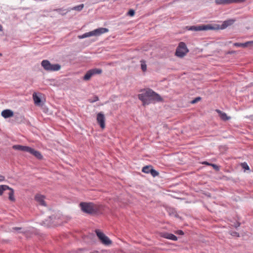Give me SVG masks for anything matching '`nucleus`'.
Wrapping results in <instances>:
<instances>
[{"mask_svg":"<svg viewBox=\"0 0 253 253\" xmlns=\"http://www.w3.org/2000/svg\"><path fill=\"white\" fill-rule=\"evenodd\" d=\"M134 14L135 12L134 10L133 9H130L127 13V14L130 16H133L134 15Z\"/></svg>","mask_w":253,"mask_h":253,"instance_id":"c85d7f7f","label":"nucleus"},{"mask_svg":"<svg viewBox=\"0 0 253 253\" xmlns=\"http://www.w3.org/2000/svg\"><path fill=\"white\" fill-rule=\"evenodd\" d=\"M42 68L47 71H57L61 69V65L58 63L51 64L47 60H43L41 62Z\"/></svg>","mask_w":253,"mask_h":253,"instance_id":"7ed1b4c3","label":"nucleus"},{"mask_svg":"<svg viewBox=\"0 0 253 253\" xmlns=\"http://www.w3.org/2000/svg\"><path fill=\"white\" fill-rule=\"evenodd\" d=\"M54 11H57L60 14L64 15L66 14L69 10H66V9H63V8H57L53 9Z\"/></svg>","mask_w":253,"mask_h":253,"instance_id":"4be33fe9","label":"nucleus"},{"mask_svg":"<svg viewBox=\"0 0 253 253\" xmlns=\"http://www.w3.org/2000/svg\"><path fill=\"white\" fill-rule=\"evenodd\" d=\"M152 169V167L151 166H146L143 168L142 171L146 173H150Z\"/></svg>","mask_w":253,"mask_h":253,"instance_id":"412c9836","label":"nucleus"},{"mask_svg":"<svg viewBox=\"0 0 253 253\" xmlns=\"http://www.w3.org/2000/svg\"><path fill=\"white\" fill-rule=\"evenodd\" d=\"M5 179V177L4 176L0 175V181H3Z\"/></svg>","mask_w":253,"mask_h":253,"instance_id":"72a5a7b5","label":"nucleus"},{"mask_svg":"<svg viewBox=\"0 0 253 253\" xmlns=\"http://www.w3.org/2000/svg\"><path fill=\"white\" fill-rule=\"evenodd\" d=\"M245 1L246 0H215V2L217 5H225L231 3H241Z\"/></svg>","mask_w":253,"mask_h":253,"instance_id":"1a4fd4ad","label":"nucleus"},{"mask_svg":"<svg viewBox=\"0 0 253 253\" xmlns=\"http://www.w3.org/2000/svg\"><path fill=\"white\" fill-rule=\"evenodd\" d=\"M97 121L100 125L101 128L104 129L105 127V118L104 115L102 113H99L97 115Z\"/></svg>","mask_w":253,"mask_h":253,"instance_id":"f8f14e48","label":"nucleus"},{"mask_svg":"<svg viewBox=\"0 0 253 253\" xmlns=\"http://www.w3.org/2000/svg\"><path fill=\"white\" fill-rule=\"evenodd\" d=\"M234 20L232 19L228 20L223 22V23L220 25L219 29H224L229 26L231 25L234 22Z\"/></svg>","mask_w":253,"mask_h":253,"instance_id":"a211bd4d","label":"nucleus"},{"mask_svg":"<svg viewBox=\"0 0 253 253\" xmlns=\"http://www.w3.org/2000/svg\"><path fill=\"white\" fill-rule=\"evenodd\" d=\"M2 30V26L0 24V31Z\"/></svg>","mask_w":253,"mask_h":253,"instance_id":"58836bf2","label":"nucleus"},{"mask_svg":"<svg viewBox=\"0 0 253 253\" xmlns=\"http://www.w3.org/2000/svg\"><path fill=\"white\" fill-rule=\"evenodd\" d=\"M28 152L34 156L38 160H41L43 159V156L41 153L32 147H30Z\"/></svg>","mask_w":253,"mask_h":253,"instance_id":"ddd939ff","label":"nucleus"},{"mask_svg":"<svg viewBox=\"0 0 253 253\" xmlns=\"http://www.w3.org/2000/svg\"><path fill=\"white\" fill-rule=\"evenodd\" d=\"M141 63V69L143 72H145L147 70V65L146 64V62L144 60H141L140 61Z\"/></svg>","mask_w":253,"mask_h":253,"instance_id":"5701e85b","label":"nucleus"},{"mask_svg":"<svg viewBox=\"0 0 253 253\" xmlns=\"http://www.w3.org/2000/svg\"><path fill=\"white\" fill-rule=\"evenodd\" d=\"M39 95L36 92L33 94V98L34 101V104L37 106H42L44 104V102L42 100L41 93H39Z\"/></svg>","mask_w":253,"mask_h":253,"instance_id":"9d476101","label":"nucleus"},{"mask_svg":"<svg viewBox=\"0 0 253 253\" xmlns=\"http://www.w3.org/2000/svg\"><path fill=\"white\" fill-rule=\"evenodd\" d=\"M82 211L87 214H94L100 212L102 209V206L96 205L92 203H80Z\"/></svg>","mask_w":253,"mask_h":253,"instance_id":"f03ea898","label":"nucleus"},{"mask_svg":"<svg viewBox=\"0 0 253 253\" xmlns=\"http://www.w3.org/2000/svg\"><path fill=\"white\" fill-rule=\"evenodd\" d=\"M71 9L79 11V5L73 7L72 8H71Z\"/></svg>","mask_w":253,"mask_h":253,"instance_id":"473e14b6","label":"nucleus"},{"mask_svg":"<svg viewBox=\"0 0 253 253\" xmlns=\"http://www.w3.org/2000/svg\"><path fill=\"white\" fill-rule=\"evenodd\" d=\"M102 70L100 69L94 68L88 70L83 77V80L87 81L90 80L91 77L97 74H100Z\"/></svg>","mask_w":253,"mask_h":253,"instance_id":"6e6552de","label":"nucleus"},{"mask_svg":"<svg viewBox=\"0 0 253 253\" xmlns=\"http://www.w3.org/2000/svg\"><path fill=\"white\" fill-rule=\"evenodd\" d=\"M188 52L189 49L186 44L184 42H181L179 43L176 48L175 55L177 57L182 58L185 56Z\"/></svg>","mask_w":253,"mask_h":253,"instance_id":"20e7f679","label":"nucleus"},{"mask_svg":"<svg viewBox=\"0 0 253 253\" xmlns=\"http://www.w3.org/2000/svg\"><path fill=\"white\" fill-rule=\"evenodd\" d=\"M9 190V192L8 193V199L11 202H15V199L14 198V190L11 187H9L6 185H0V196H1L3 192L5 190Z\"/></svg>","mask_w":253,"mask_h":253,"instance_id":"0eeeda50","label":"nucleus"},{"mask_svg":"<svg viewBox=\"0 0 253 253\" xmlns=\"http://www.w3.org/2000/svg\"><path fill=\"white\" fill-rule=\"evenodd\" d=\"M201 100V98L200 97H198L195 98L194 99H193L191 102V103L192 104H195V103L198 102V101H200Z\"/></svg>","mask_w":253,"mask_h":253,"instance_id":"bb28decb","label":"nucleus"},{"mask_svg":"<svg viewBox=\"0 0 253 253\" xmlns=\"http://www.w3.org/2000/svg\"><path fill=\"white\" fill-rule=\"evenodd\" d=\"M45 197L41 195H36L35 197V200L39 203L40 205L46 206V204L44 200Z\"/></svg>","mask_w":253,"mask_h":253,"instance_id":"dca6fc26","label":"nucleus"},{"mask_svg":"<svg viewBox=\"0 0 253 253\" xmlns=\"http://www.w3.org/2000/svg\"><path fill=\"white\" fill-rule=\"evenodd\" d=\"M95 233L102 244L106 246H109L112 244V241L100 230H96Z\"/></svg>","mask_w":253,"mask_h":253,"instance_id":"423d86ee","label":"nucleus"},{"mask_svg":"<svg viewBox=\"0 0 253 253\" xmlns=\"http://www.w3.org/2000/svg\"><path fill=\"white\" fill-rule=\"evenodd\" d=\"M177 233L180 235H183L184 234L182 230H178L177 231Z\"/></svg>","mask_w":253,"mask_h":253,"instance_id":"c9c22d12","label":"nucleus"},{"mask_svg":"<svg viewBox=\"0 0 253 253\" xmlns=\"http://www.w3.org/2000/svg\"><path fill=\"white\" fill-rule=\"evenodd\" d=\"M1 115L5 119L14 116V112L10 109H5L1 112Z\"/></svg>","mask_w":253,"mask_h":253,"instance_id":"4468645a","label":"nucleus"},{"mask_svg":"<svg viewBox=\"0 0 253 253\" xmlns=\"http://www.w3.org/2000/svg\"><path fill=\"white\" fill-rule=\"evenodd\" d=\"M22 229V228L21 227H13V230H15V231H17L19 232H20V230Z\"/></svg>","mask_w":253,"mask_h":253,"instance_id":"2f4dec72","label":"nucleus"},{"mask_svg":"<svg viewBox=\"0 0 253 253\" xmlns=\"http://www.w3.org/2000/svg\"><path fill=\"white\" fill-rule=\"evenodd\" d=\"M108 31L109 29L107 28H99L84 34L82 37H80V38H84L90 36H99L102 34L108 32Z\"/></svg>","mask_w":253,"mask_h":253,"instance_id":"39448f33","label":"nucleus"},{"mask_svg":"<svg viewBox=\"0 0 253 253\" xmlns=\"http://www.w3.org/2000/svg\"><path fill=\"white\" fill-rule=\"evenodd\" d=\"M2 55L1 53H0V56Z\"/></svg>","mask_w":253,"mask_h":253,"instance_id":"ea45409f","label":"nucleus"},{"mask_svg":"<svg viewBox=\"0 0 253 253\" xmlns=\"http://www.w3.org/2000/svg\"><path fill=\"white\" fill-rule=\"evenodd\" d=\"M203 164H205V165H208V166H211V164H210L209 163H208L207 162H203Z\"/></svg>","mask_w":253,"mask_h":253,"instance_id":"f704fd0d","label":"nucleus"},{"mask_svg":"<svg viewBox=\"0 0 253 253\" xmlns=\"http://www.w3.org/2000/svg\"><path fill=\"white\" fill-rule=\"evenodd\" d=\"M140 91L142 93L138 95V97L142 102L143 106L148 105L153 101H160L162 100L160 96L151 89L147 88L141 90Z\"/></svg>","mask_w":253,"mask_h":253,"instance_id":"f257e3e1","label":"nucleus"},{"mask_svg":"<svg viewBox=\"0 0 253 253\" xmlns=\"http://www.w3.org/2000/svg\"><path fill=\"white\" fill-rule=\"evenodd\" d=\"M233 45H234L235 46H237V47H242L244 48V44H243V43H238V42H236V43H234Z\"/></svg>","mask_w":253,"mask_h":253,"instance_id":"c756f323","label":"nucleus"},{"mask_svg":"<svg viewBox=\"0 0 253 253\" xmlns=\"http://www.w3.org/2000/svg\"><path fill=\"white\" fill-rule=\"evenodd\" d=\"M212 27L210 25H199V26H191L189 28V30L195 31H204L212 29Z\"/></svg>","mask_w":253,"mask_h":253,"instance_id":"9b49d317","label":"nucleus"},{"mask_svg":"<svg viewBox=\"0 0 253 253\" xmlns=\"http://www.w3.org/2000/svg\"><path fill=\"white\" fill-rule=\"evenodd\" d=\"M84 7V4H80V10Z\"/></svg>","mask_w":253,"mask_h":253,"instance_id":"4c0bfd02","label":"nucleus"},{"mask_svg":"<svg viewBox=\"0 0 253 253\" xmlns=\"http://www.w3.org/2000/svg\"><path fill=\"white\" fill-rule=\"evenodd\" d=\"M150 173L153 177H155L156 176H158L159 175V172L156 171V170L152 169Z\"/></svg>","mask_w":253,"mask_h":253,"instance_id":"393cba45","label":"nucleus"},{"mask_svg":"<svg viewBox=\"0 0 253 253\" xmlns=\"http://www.w3.org/2000/svg\"><path fill=\"white\" fill-rule=\"evenodd\" d=\"M239 226H240V223H238V222L236 224H235V225H234L235 227H236V228H237Z\"/></svg>","mask_w":253,"mask_h":253,"instance_id":"e433bc0d","label":"nucleus"},{"mask_svg":"<svg viewBox=\"0 0 253 253\" xmlns=\"http://www.w3.org/2000/svg\"><path fill=\"white\" fill-rule=\"evenodd\" d=\"M241 166L243 168L245 169L249 170L250 169L249 167L247 165L246 163H243L241 164Z\"/></svg>","mask_w":253,"mask_h":253,"instance_id":"cd10ccee","label":"nucleus"},{"mask_svg":"<svg viewBox=\"0 0 253 253\" xmlns=\"http://www.w3.org/2000/svg\"><path fill=\"white\" fill-rule=\"evenodd\" d=\"M211 166H212L213 167V168L217 171L219 170V169L218 166H217V165H216L215 164H211Z\"/></svg>","mask_w":253,"mask_h":253,"instance_id":"7c9ffc66","label":"nucleus"},{"mask_svg":"<svg viewBox=\"0 0 253 253\" xmlns=\"http://www.w3.org/2000/svg\"><path fill=\"white\" fill-rule=\"evenodd\" d=\"M98 100H99L98 97L97 96H94L93 97V99H91V98L89 99V101L91 103H93V102L98 101Z\"/></svg>","mask_w":253,"mask_h":253,"instance_id":"a878e982","label":"nucleus"},{"mask_svg":"<svg viewBox=\"0 0 253 253\" xmlns=\"http://www.w3.org/2000/svg\"><path fill=\"white\" fill-rule=\"evenodd\" d=\"M244 44V48L248 47V46H252L253 45V41H249L246 42L245 43H243Z\"/></svg>","mask_w":253,"mask_h":253,"instance_id":"b1692460","label":"nucleus"},{"mask_svg":"<svg viewBox=\"0 0 253 253\" xmlns=\"http://www.w3.org/2000/svg\"><path fill=\"white\" fill-rule=\"evenodd\" d=\"M161 237H164L166 239H170L173 241H176L177 240V238L174 235L169 233H163L161 234Z\"/></svg>","mask_w":253,"mask_h":253,"instance_id":"f3484780","label":"nucleus"},{"mask_svg":"<svg viewBox=\"0 0 253 253\" xmlns=\"http://www.w3.org/2000/svg\"><path fill=\"white\" fill-rule=\"evenodd\" d=\"M13 117H14V121L16 123L20 124L22 122H24V116L20 115L18 113L14 115Z\"/></svg>","mask_w":253,"mask_h":253,"instance_id":"6ab92c4d","label":"nucleus"},{"mask_svg":"<svg viewBox=\"0 0 253 253\" xmlns=\"http://www.w3.org/2000/svg\"><path fill=\"white\" fill-rule=\"evenodd\" d=\"M217 112L218 113L220 118L223 121H227L230 119V117H228L226 113L224 112H222L220 110H217Z\"/></svg>","mask_w":253,"mask_h":253,"instance_id":"aec40b11","label":"nucleus"},{"mask_svg":"<svg viewBox=\"0 0 253 253\" xmlns=\"http://www.w3.org/2000/svg\"><path fill=\"white\" fill-rule=\"evenodd\" d=\"M12 148L15 150L28 152L30 147L27 146H23L21 145H14L12 146Z\"/></svg>","mask_w":253,"mask_h":253,"instance_id":"2eb2a0df","label":"nucleus"}]
</instances>
